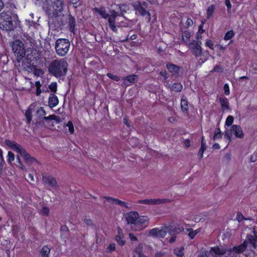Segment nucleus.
<instances>
[{
  "label": "nucleus",
  "mask_w": 257,
  "mask_h": 257,
  "mask_svg": "<svg viewBox=\"0 0 257 257\" xmlns=\"http://www.w3.org/2000/svg\"><path fill=\"white\" fill-rule=\"evenodd\" d=\"M68 64L65 59H55L49 64L48 69L49 73L56 77L65 76L68 71Z\"/></svg>",
  "instance_id": "1"
},
{
  "label": "nucleus",
  "mask_w": 257,
  "mask_h": 257,
  "mask_svg": "<svg viewBox=\"0 0 257 257\" xmlns=\"http://www.w3.org/2000/svg\"><path fill=\"white\" fill-rule=\"evenodd\" d=\"M93 11L98 13L101 18L104 19H107L108 25L110 29L114 33H117L118 29L115 24L116 18L118 16V13L114 10L110 12V14L107 13L105 8L104 7L100 8H94Z\"/></svg>",
  "instance_id": "2"
},
{
  "label": "nucleus",
  "mask_w": 257,
  "mask_h": 257,
  "mask_svg": "<svg viewBox=\"0 0 257 257\" xmlns=\"http://www.w3.org/2000/svg\"><path fill=\"white\" fill-rule=\"evenodd\" d=\"M5 144L14 151L19 153L27 164L31 165L37 162V160L34 157H31L30 154L15 141L7 139L5 141Z\"/></svg>",
  "instance_id": "3"
},
{
  "label": "nucleus",
  "mask_w": 257,
  "mask_h": 257,
  "mask_svg": "<svg viewBox=\"0 0 257 257\" xmlns=\"http://www.w3.org/2000/svg\"><path fill=\"white\" fill-rule=\"evenodd\" d=\"M63 9L62 0H50L46 8V11L49 17L52 18L57 17Z\"/></svg>",
  "instance_id": "4"
},
{
  "label": "nucleus",
  "mask_w": 257,
  "mask_h": 257,
  "mask_svg": "<svg viewBox=\"0 0 257 257\" xmlns=\"http://www.w3.org/2000/svg\"><path fill=\"white\" fill-rule=\"evenodd\" d=\"M0 28L7 31L14 30L11 13L4 11L0 13Z\"/></svg>",
  "instance_id": "5"
},
{
  "label": "nucleus",
  "mask_w": 257,
  "mask_h": 257,
  "mask_svg": "<svg viewBox=\"0 0 257 257\" xmlns=\"http://www.w3.org/2000/svg\"><path fill=\"white\" fill-rule=\"evenodd\" d=\"M70 44L68 39H58L55 43V49L57 54L60 56H64L68 52Z\"/></svg>",
  "instance_id": "6"
},
{
  "label": "nucleus",
  "mask_w": 257,
  "mask_h": 257,
  "mask_svg": "<svg viewBox=\"0 0 257 257\" xmlns=\"http://www.w3.org/2000/svg\"><path fill=\"white\" fill-rule=\"evenodd\" d=\"M12 47L17 61L20 62L26 53L23 43L20 40H16L13 43Z\"/></svg>",
  "instance_id": "7"
},
{
  "label": "nucleus",
  "mask_w": 257,
  "mask_h": 257,
  "mask_svg": "<svg viewBox=\"0 0 257 257\" xmlns=\"http://www.w3.org/2000/svg\"><path fill=\"white\" fill-rule=\"evenodd\" d=\"M149 4L147 2H139L138 4L136 6L135 10L141 16L145 17L147 22L149 23L151 19V14L149 11L146 10Z\"/></svg>",
  "instance_id": "8"
},
{
  "label": "nucleus",
  "mask_w": 257,
  "mask_h": 257,
  "mask_svg": "<svg viewBox=\"0 0 257 257\" xmlns=\"http://www.w3.org/2000/svg\"><path fill=\"white\" fill-rule=\"evenodd\" d=\"M149 224V219L147 216H139L137 219L135 230H141L146 228Z\"/></svg>",
  "instance_id": "9"
},
{
  "label": "nucleus",
  "mask_w": 257,
  "mask_h": 257,
  "mask_svg": "<svg viewBox=\"0 0 257 257\" xmlns=\"http://www.w3.org/2000/svg\"><path fill=\"white\" fill-rule=\"evenodd\" d=\"M42 180L44 184L48 185L53 188H56L58 184L56 179L48 174H45L42 175Z\"/></svg>",
  "instance_id": "10"
},
{
  "label": "nucleus",
  "mask_w": 257,
  "mask_h": 257,
  "mask_svg": "<svg viewBox=\"0 0 257 257\" xmlns=\"http://www.w3.org/2000/svg\"><path fill=\"white\" fill-rule=\"evenodd\" d=\"M139 217V214L136 211H131L128 212L126 215V220L128 224H133L135 227L137 221V219Z\"/></svg>",
  "instance_id": "11"
},
{
  "label": "nucleus",
  "mask_w": 257,
  "mask_h": 257,
  "mask_svg": "<svg viewBox=\"0 0 257 257\" xmlns=\"http://www.w3.org/2000/svg\"><path fill=\"white\" fill-rule=\"evenodd\" d=\"M139 203L149 204V205H155L160 204L162 203L168 202V199H144L141 200L139 201Z\"/></svg>",
  "instance_id": "12"
},
{
  "label": "nucleus",
  "mask_w": 257,
  "mask_h": 257,
  "mask_svg": "<svg viewBox=\"0 0 257 257\" xmlns=\"http://www.w3.org/2000/svg\"><path fill=\"white\" fill-rule=\"evenodd\" d=\"M168 231L171 234H178L182 232L184 229V227L180 224L175 223L172 225H170L168 226Z\"/></svg>",
  "instance_id": "13"
},
{
  "label": "nucleus",
  "mask_w": 257,
  "mask_h": 257,
  "mask_svg": "<svg viewBox=\"0 0 257 257\" xmlns=\"http://www.w3.org/2000/svg\"><path fill=\"white\" fill-rule=\"evenodd\" d=\"M166 68L169 72L173 76L178 75L179 74L181 67L171 62H167Z\"/></svg>",
  "instance_id": "14"
},
{
  "label": "nucleus",
  "mask_w": 257,
  "mask_h": 257,
  "mask_svg": "<svg viewBox=\"0 0 257 257\" xmlns=\"http://www.w3.org/2000/svg\"><path fill=\"white\" fill-rule=\"evenodd\" d=\"M117 234L115 237L117 243L121 246H123L125 243L124 236L122 230L120 227H117Z\"/></svg>",
  "instance_id": "15"
},
{
  "label": "nucleus",
  "mask_w": 257,
  "mask_h": 257,
  "mask_svg": "<svg viewBox=\"0 0 257 257\" xmlns=\"http://www.w3.org/2000/svg\"><path fill=\"white\" fill-rule=\"evenodd\" d=\"M232 133L237 138L242 139L244 137V134L242 132L241 126L239 125L233 124L231 126Z\"/></svg>",
  "instance_id": "16"
},
{
  "label": "nucleus",
  "mask_w": 257,
  "mask_h": 257,
  "mask_svg": "<svg viewBox=\"0 0 257 257\" xmlns=\"http://www.w3.org/2000/svg\"><path fill=\"white\" fill-rule=\"evenodd\" d=\"M138 75L136 74L128 75L123 77V83L126 85L129 86L130 83H135L138 81Z\"/></svg>",
  "instance_id": "17"
},
{
  "label": "nucleus",
  "mask_w": 257,
  "mask_h": 257,
  "mask_svg": "<svg viewBox=\"0 0 257 257\" xmlns=\"http://www.w3.org/2000/svg\"><path fill=\"white\" fill-rule=\"evenodd\" d=\"M67 22L68 24V27L69 31L73 34L75 32V27L76 25V22L75 18L72 16L71 14L68 15Z\"/></svg>",
  "instance_id": "18"
},
{
  "label": "nucleus",
  "mask_w": 257,
  "mask_h": 257,
  "mask_svg": "<svg viewBox=\"0 0 257 257\" xmlns=\"http://www.w3.org/2000/svg\"><path fill=\"white\" fill-rule=\"evenodd\" d=\"M149 233L152 236H159L164 238L166 234V232L163 229H160L158 228H154L150 230Z\"/></svg>",
  "instance_id": "19"
},
{
  "label": "nucleus",
  "mask_w": 257,
  "mask_h": 257,
  "mask_svg": "<svg viewBox=\"0 0 257 257\" xmlns=\"http://www.w3.org/2000/svg\"><path fill=\"white\" fill-rule=\"evenodd\" d=\"M248 245V242L247 241H244L241 244L234 246L232 248V250L236 253H240L244 252Z\"/></svg>",
  "instance_id": "20"
},
{
  "label": "nucleus",
  "mask_w": 257,
  "mask_h": 257,
  "mask_svg": "<svg viewBox=\"0 0 257 257\" xmlns=\"http://www.w3.org/2000/svg\"><path fill=\"white\" fill-rule=\"evenodd\" d=\"M104 198H105V199L108 202H109L112 204L118 205L119 206H121L122 207H124L125 208L128 207L126 205V203L125 202L121 201L118 199H115V198H112L111 197H104Z\"/></svg>",
  "instance_id": "21"
},
{
  "label": "nucleus",
  "mask_w": 257,
  "mask_h": 257,
  "mask_svg": "<svg viewBox=\"0 0 257 257\" xmlns=\"http://www.w3.org/2000/svg\"><path fill=\"white\" fill-rule=\"evenodd\" d=\"M210 250L213 253L218 255L219 256L224 254L226 252V249L225 248L218 246L212 247H211Z\"/></svg>",
  "instance_id": "22"
},
{
  "label": "nucleus",
  "mask_w": 257,
  "mask_h": 257,
  "mask_svg": "<svg viewBox=\"0 0 257 257\" xmlns=\"http://www.w3.org/2000/svg\"><path fill=\"white\" fill-rule=\"evenodd\" d=\"M58 103L59 100L58 97L54 94H51L48 99L49 106L52 108L57 105Z\"/></svg>",
  "instance_id": "23"
},
{
  "label": "nucleus",
  "mask_w": 257,
  "mask_h": 257,
  "mask_svg": "<svg viewBox=\"0 0 257 257\" xmlns=\"http://www.w3.org/2000/svg\"><path fill=\"white\" fill-rule=\"evenodd\" d=\"M181 109L184 113H187L189 110V102L184 96L181 99Z\"/></svg>",
  "instance_id": "24"
},
{
  "label": "nucleus",
  "mask_w": 257,
  "mask_h": 257,
  "mask_svg": "<svg viewBox=\"0 0 257 257\" xmlns=\"http://www.w3.org/2000/svg\"><path fill=\"white\" fill-rule=\"evenodd\" d=\"M219 100L221 105V109L223 111L227 110L229 109V103L227 98L220 97Z\"/></svg>",
  "instance_id": "25"
},
{
  "label": "nucleus",
  "mask_w": 257,
  "mask_h": 257,
  "mask_svg": "<svg viewBox=\"0 0 257 257\" xmlns=\"http://www.w3.org/2000/svg\"><path fill=\"white\" fill-rule=\"evenodd\" d=\"M201 44L198 45L196 43L195 48L193 49L191 51L192 54L196 57L198 58L202 56L203 54V49L201 47Z\"/></svg>",
  "instance_id": "26"
},
{
  "label": "nucleus",
  "mask_w": 257,
  "mask_h": 257,
  "mask_svg": "<svg viewBox=\"0 0 257 257\" xmlns=\"http://www.w3.org/2000/svg\"><path fill=\"white\" fill-rule=\"evenodd\" d=\"M51 248L48 245H44L40 250V253L42 257H49Z\"/></svg>",
  "instance_id": "27"
},
{
  "label": "nucleus",
  "mask_w": 257,
  "mask_h": 257,
  "mask_svg": "<svg viewBox=\"0 0 257 257\" xmlns=\"http://www.w3.org/2000/svg\"><path fill=\"white\" fill-rule=\"evenodd\" d=\"M169 88L171 91L178 92L182 90L183 86L181 83H174L169 85Z\"/></svg>",
  "instance_id": "28"
},
{
  "label": "nucleus",
  "mask_w": 257,
  "mask_h": 257,
  "mask_svg": "<svg viewBox=\"0 0 257 257\" xmlns=\"http://www.w3.org/2000/svg\"><path fill=\"white\" fill-rule=\"evenodd\" d=\"M182 40L186 45L190 41L191 34L189 31L185 30L182 33Z\"/></svg>",
  "instance_id": "29"
},
{
  "label": "nucleus",
  "mask_w": 257,
  "mask_h": 257,
  "mask_svg": "<svg viewBox=\"0 0 257 257\" xmlns=\"http://www.w3.org/2000/svg\"><path fill=\"white\" fill-rule=\"evenodd\" d=\"M184 247L183 246L176 247L174 249V253L178 257H183L184 255Z\"/></svg>",
  "instance_id": "30"
},
{
  "label": "nucleus",
  "mask_w": 257,
  "mask_h": 257,
  "mask_svg": "<svg viewBox=\"0 0 257 257\" xmlns=\"http://www.w3.org/2000/svg\"><path fill=\"white\" fill-rule=\"evenodd\" d=\"M215 10V6L214 5H211L208 7L206 10L207 18L209 19L212 17Z\"/></svg>",
  "instance_id": "31"
},
{
  "label": "nucleus",
  "mask_w": 257,
  "mask_h": 257,
  "mask_svg": "<svg viewBox=\"0 0 257 257\" xmlns=\"http://www.w3.org/2000/svg\"><path fill=\"white\" fill-rule=\"evenodd\" d=\"M234 36V32L233 30H230L227 31L226 33L225 34L223 39L225 41H228L231 40Z\"/></svg>",
  "instance_id": "32"
},
{
  "label": "nucleus",
  "mask_w": 257,
  "mask_h": 257,
  "mask_svg": "<svg viewBox=\"0 0 257 257\" xmlns=\"http://www.w3.org/2000/svg\"><path fill=\"white\" fill-rule=\"evenodd\" d=\"M25 115L27 119V123H30L32 119L31 109L30 108H28L27 110H26Z\"/></svg>",
  "instance_id": "33"
},
{
  "label": "nucleus",
  "mask_w": 257,
  "mask_h": 257,
  "mask_svg": "<svg viewBox=\"0 0 257 257\" xmlns=\"http://www.w3.org/2000/svg\"><path fill=\"white\" fill-rule=\"evenodd\" d=\"M36 113L38 116L40 118H43V117L46 114V112L43 107H39L36 111Z\"/></svg>",
  "instance_id": "34"
},
{
  "label": "nucleus",
  "mask_w": 257,
  "mask_h": 257,
  "mask_svg": "<svg viewBox=\"0 0 257 257\" xmlns=\"http://www.w3.org/2000/svg\"><path fill=\"white\" fill-rule=\"evenodd\" d=\"M196 43H197L198 45L201 44L202 43L200 41H196V40H192L191 42H189L186 45L189 47V48L192 50L193 49L195 48L196 46Z\"/></svg>",
  "instance_id": "35"
},
{
  "label": "nucleus",
  "mask_w": 257,
  "mask_h": 257,
  "mask_svg": "<svg viewBox=\"0 0 257 257\" xmlns=\"http://www.w3.org/2000/svg\"><path fill=\"white\" fill-rule=\"evenodd\" d=\"M43 118L46 121L54 120L56 121L57 122H60V119L59 117L55 115V114H51L49 115L48 116H44Z\"/></svg>",
  "instance_id": "36"
},
{
  "label": "nucleus",
  "mask_w": 257,
  "mask_h": 257,
  "mask_svg": "<svg viewBox=\"0 0 257 257\" xmlns=\"http://www.w3.org/2000/svg\"><path fill=\"white\" fill-rule=\"evenodd\" d=\"M222 138V134L220 129L219 127L216 128L213 137L214 140L221 139Z\"/></svg>",
  "instance_id": "37"
},
{
  "label": "nucleus",
  "mask_w": 257,
  "mask_h": 257,
  "mask_svg": "<svg viewBox=\"0 0 257 257\" xmlns=\"http://www.w3.org/2000/svg\"><path fill=\"white\" fill-rule=\"evenodd\" d=\"M224 71V68L221 65H216L211 71V72H216L218 73H222Z\"/></svg>",
  "instance_id": "38"
},
{
  "label": "nucleus",
  "mask_w": 257,
  "mask_h": 257,
  "mask_svg": "<svg viewBox=\"0 0 257 257\" xmlns=\"http://www.w3.org/2000/svg\"><path fill=\"white\" fill-rule=\"evenodd\" d=\"M193 20L191 18H187V19L185 22V25H184L182 27V29H188L189 27L193 26Z\"/></svg>",
  "instance_id": "39"
},
{
  "label": "nucleus",
  "mask_w": 257,
  "mask_h": 257,
  "mask_svg": "<svg viewBox=\"0 0 257 257\" xmlns=\"http://www.w3.org/2000/svg\"><path fill=\"white\" fill-rule=\"evenodd\" d=\"M234 121V118L232 115H229L227 117L225 120V125L227 126L232 125Z\"/></svg>",
  "instance_id": "40"
},
{
  "label": "nucleus",
  "mask_w": 257,
  "mask_h": 257,
  "mask_svg": "<svg viewBox=\"0 0 257 257\" xmlns=\"http://www.w3.org/2000/svg\"><path fill=\"white\" fill-rule=\"evenodd\" d=\"M247 241L253 245H255L256 240L254 236L251 234H248L246 236Z\"/></svg>",
  "instance_id": "41"
},
{
  "label": "nucleus",
  "mask_w": 257,
  "mask_h": 257,
  "mask_svg": "<svg viewBox=\"0 0 257 257\" xmlns=\"http://www.w3.org/2000/svg\"><path fill=\"white\" fill-rule=\"evenodd\" d=\"M249 70L252 73L257 74V61L252 63Z\"/></svg>",
  "instance_id": "42"
},
{
  "label": "nucleus",
  "mask_w": 257,
  "mask_h": 257,
  "mask_svg": "<svg viewBox=\"0 0 257 257\" xmlns=\"http://www.w3.org/2000/svg\"><path fill=\"white\" fill-rule=\"evenodd\" d=\"M115 249V244L114 243H110L106 247L105 251L107 253L114 251Z\"/></svg>",
  "instance_id": "43"
},
{
  "label": "nucleus",
  "mask_w": 257,
  "mask_h": 257,
  "mask_svg": "<svg viewBox=\"0 0 257 257\" xmlns=\"http://www.w3.org/2000/svg\"><path fill=\"white\" fill-rule=\"evenodd\" d=\"M66 125L68 127L70 133L73 134L74 132V128L72 122L70 120L69 121Z\"/></svg>",
  "instance_id": "44"
},
{
  "label": "nucleus",
  "mask_w": 257,
  "mask_h": 257,
  "mask_svg": "<svg viewBox=\"0 0 257 257\" xmlns=\"http://www.w3.org/2000/svg\"><path fill=\"white\" fill-rule=\"evenodd\" d=\"M15 160V155L13 153L9 151L8 153L7 161L9 163H11Z\"/></svg>",
  "instance_id": "45"
},
{
  "label": "nucleus",
  "mask_w": 257,
  "mask_h": 257,
  "mask_svg": "<svg viewBox=\"0 0 257 257\" xmlns=\"http://www.w3.org/2000/svg\"><path fill=\"white\" fill-rule=\"evenodd\" d=\"M106 76L110 79L116 81H118L120 80V77L117 75H114L110 73L106 74Z\"/></svg>",
  "instance_id": "46"
},
{
  "label": "nucleus",
  "mask_w": 257,
  "mask_h": 257,
  "mask_svg": "<svg viewBox=\"0 0 257 257\" xmlns=\"http://www.w3.org/2000/svg\"><path fill=\"white\" fill-rule=\"evenodd\" d=\"M205 46L208 47L211 50H213L214 49V43L210 39H207L205 43Z\"/></svg>",
  "instance_id": "47"
},
{
  "label": "nucleus",
  "mask_w": 257,
  "mask_h": 257,
  "mask_svg": "<svg viewBox=\"0 0 257 257\" xmlns=\"http://www.w3.org/2000/svg\"><path fill=\"white\" fill-rule=\"evenodd\" d=\"M49 89L51 90V91L53 92H55L57 91V84L56 82H52L49 85Z\"/></svg>",
  "instance_id": "48"
},
{
  "label": "nucleus",
  "mask_w": 257,
  "mask_h": 257,
  "mask_svg": "<svg viewBox=\"0 0 257 257\" xmlns=\"http://www.w3.org/2000/svg\"><path fill=\"white\" fill-rule=\"evenodd\" d=\"M223 90L225 95H229L230 94V88L228 83L224 84L223 86Z\"/></svg>",
  "instance_id": "49"
},
{
  "label": "nucleus",
  "mask_w": 257,
  "mask_h": 257,
  "mask_svg": "<svg viewBox=\"0 0 257 257\" xmlns=\"http://www.w3.org/2000/svg\"><path fill=\"white\" fill-rule=\"evenodd\" d=\"M135 252L138 254L143 252V244L140 243L135 248Z\"/></svg>",
  "instance_id": "50"
},
{
  "label": "nucleus",
  "mask_w": 257,
  "mask_h": 257,
  "mask_svg": "<svg viewBox=\"0 0 257 257\" xmlns=\"http://www.w3.org/2000/svg\"><path fill=\"white\" fill-rule=\"evenodd\" d=\"M188 230L189 231L188 235L190 239H193L194 237L196 235V232H195V231L192 229H188Z\"/></svg>",
  "instance_id": "51"
},
{
  "label": "nucleus",
  "mask_w": 257,
  "mask_h": 257,
  "mask_svg": "<svg viewBox=\"0 0 257 257\" xmlns=\"http://www.w3.org/2000/svg\"><path fill=\"white\" fill-rule=\"evenodd\" d=\"M225 5L227 8V11L228 12H230L231 9V4L230 0H225Z\"/></svg>",
  "instance_id": "52"
},
{
  "label": "nucleus",
  "mask_w": 257,
  "mask_h": 257,
  "mask_svg": "<svg viewBox=\"0 0 257 257\" xmlns=\"http://www.w3.org/2000/svg\"><path fill=\"white\" fill-rule=\"evenodd\" d=\"M123 122L127 126H130V121L128 119V117L127 116L125 115L123 118Z\"/></svg>",
  "instance_id": "53"
},
{
  "label": "nucleus",
  "mask_w": 257,
  "mask_h": 257,
  "mask_svg": "<svg viewBox=\"0 0 257 257\" xmlns=\"http://www.w3.org/2000/svg\"><path fill=\"white\" fill-rule=\"evenodd\" d=\"M206 149V145L201 144V147L199 149V153H201V158L203 157V153Z\"/></svg>",
  "instance_id": "54"
},
{
  "label": "nucleus",
  "mask_w": 257,
  "mask_h": 257,
  "mask_svg": "<svg viewBox=\"0 0 257 257\" xmlns=\"http://www.w3.org/2000/svg\"><path fill=\"white\" fill-rule=\"evenodd\" d=\"M49 209L48 207H45V206H44L42 207V213H43V214L44 215H48L49 213Z\"/></svg>",
  "instance_id": "55"
},
{
  "label": "nucleus",
  "mask_w": 257,
  "mask_h": 257,
  "mask_svg": "<svg viewBox=\"0 0 257 257\" xmlns=\"http://www.w3.org/2000/svg\"><path fill=\"white\" fill-rule=\"evenodd\" d=\"M232 135L231 130H227L226 131L224 136L225 138H227L228 139L230 140V137Z\"/></svg>",
  "instance_id": "56"
},
{
  "label": "nucleus",
  "mask_w": 257,
  "mask_h": 257,
  "mask_svg": "<svg viewBox=\"0 0 257 257\" xmlns=\"http://www.w3.org/2000/svg\"><path fill=\"white\" fill-rule=\"evenodd\" d=\"M237 219L239 222L241 221L243 219H244V217L243 215L239 212H238L236 216Z\"/></svg>",
  "instance_id": "57"
},
{
  "label": "nucleus",
  "mask_w": 257,
  "mask_h": 257,
  "mask_svg": "<svg viewBox=\"0 0 257 257\" xmlns=\"http://www.w3.org/2000/svg\"><path fill=\"white\" fill-rule=\"evenodd\" d=\"M5 163V161L4 159L2 158V159H1L0 160V177L2 175V171H3V168L4 164Z\"/></svg>",
  "instance_id": "58"
},
{
  "label": "nucleus",
  "mask_w": 257,
  "mask_h": 257,
  "mask_svg": "<svg viewBox=\"0 0 257 257\" xmlns=\"http://www.w3.org/2000/svg\"><path fill=\"white\" fill-rule=\"evenodd\" d=\"M83 221L86 223V224L87 225H91L92 224V221L89 218H85L84 219Z\"/></svg>",
  "instance_id": "59"
},
{
  "label": "nucleus",
  "mask_w": 257,
  "mask_h": 257,
  "mask_svg": "<svg viewBox=\"0 0 257 257\" xmlns=\"http://www.w3.org/2000/svg\"><path fill=\"white\" fill-rule=\"evenodd\" d=\"M28 181L30 183L31 182H34L35 181V180H34V176L29 173L28 175Z\"/></svg>",
  "instance_id": "60"
},
{
  "label": "nucleus",
  "mask_w": 257,
  "mask_h": 257,
  "mask_svg": "<svg viewBox=\"0 0 257 257\" xmlns=\"http://www.w3.org/2000/svg\"><path fill=\"white\" fill-rule=\"evenodd\" d=\"M257 160V153H254L250 157V161L255 162Z\"/></svg>",
  "instance_id": "61"
},
{
  "label": "nucleus",
  "mask_w": 257,
  "mask_h": 257,
  "mask_svg": "<svg viewBox=\"0 0 257 257\" xmlns=\"http://www.w3.org/2000/svg\"><path fill=\"white\" fill-rule=\"evenodd\" d=\"M129 237L132 241H137L138 240L137 237L132 233H129Z\"/></svg>",
  "instance_id": "62"
},
{
  "label": "nucleus",
  "mask_w": 257,
  "mask_h": 257,
  "mask_svg": "<svg viewBox=\"0 0 257 257\" xmlns=\"http://www.w3.org/2000/svg\"><path fill=\"white\" fill-rule=\"evenodd\" d=\"M203 25H204V23L202 22V23L199 26V27H198L199 32L201 34H202V33H204V32H205V31L203 29Z\"/></svg>",
  "instance_id": "63"
},
{
  "label": "nucleus",
  "mask_w": 257,
  "mask_h": 257,
  "mask_svg": "<svg viewBox=\"0 0 257 257\" xmlns=\"http://www.w3.org/2000/svg\"><path fill=\"white\" fill-rule=\"evenodd\" d=\"M164 255V253L161 251H157L155 253V257H162Z\"/></svg>",
  "instance_id": "64"
}]
</instances>
